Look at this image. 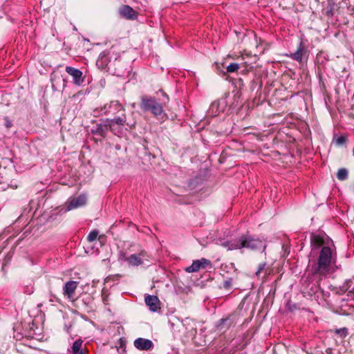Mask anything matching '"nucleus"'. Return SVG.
I'll use <instances>...</instances> for the list:
<instances>
[{
	"instance_id": "f257e3e1",
	"label": "nucleus",
	"mask_w": 354,
	"mask_h": 354,
	"mask_svg": "<svg viewBox=\"0 0 354 354\" xmlns=\"http://www.w3.org/2000/svg\"><path fill=\"white\" fill-rule=\"evenodd\" d=\"M221 245L228 250H260L264 252L266 248L265 240L249 234H242L236 239L221 243Z\"/></svg>"
},
{
	"instance_id": "f03ea898",
	"label": "nucleus",
	"mask_w": 354,
	"mask_h": 354,
	"mask_svg": "<svg viewBox=\"0 0 354 354\" xmlns=\"http://www.w3.org/2000/svg\"><path fill=\"white\" fill-rule=\"evenodd\" d=\"M336 261V253L328 246H324L319 252L317 261L313 263L310 272L313 276L326 277L331 270Z\"/></svg>"
},
{
	"instance_id": "7ed1b4c3",
	"label": "nucleus",
	"mask_w": 354,
	"mask_h": 354,
	"mask_svg": "<svg viewBox=\"0 0 354 354\" xmlns=\"http://www.w3.org/2000/svg\"><path fill=\"white\" fill-rule=\"evenodd\" d=\"M163 98L158 102L155 97L144 95L140 97V107L144 112H150L155 117L160 115L163 112V106L169 102L168 95L161 90Z\"/></svg>"
},
{
	"instance_id": "20e7f679",
	"label": "nucleus",
	"mask_w": 354,
	"mask_h": 354,
	"mask_svg": "<svg viewBox=\"0 0 354 354\" xmlns=\"http://www.w3.org/2000/svg\"><path fill=\"white\" fill-rule=\"evenodd\" d=\"M120 63V56L113 54L110 51L101 53L96 61L97 66L100 69H107L112 71L117 76L123 75L122 67H116L117 64Z\"/></svg>"
},
{
	"instance_id": "39448f33",
	"label": "nucleus",
	"mask_w": 354,
	"mask_h": 354,
	"mask_svg": "<svg viewBox=\"0 0 354 354\" xmlns=\"http://www.w3.org/2000/svg\"><path fill=\"white\" fill-rule=\"evenodd\" d=\"M104 122L108 124L109 130L113 133L120 131V127L124 125L128 126L129 128H135V123L130 124L127 122V115L125 113H122L120 116H115L112 119H104Z\"/></svg>"
},
{
	"instance_id": "423d86ee",
	"label": "nucleus",
	"mask_w": 354,
	"mask_h": 354,
	"mask_svg": "<svg viewBox=\"0 0 354 354\" xmlns=\"http://www.w3.org/2000/svg\"><path fill=\"white\" fill-rule=\"evenodd\" d=\"M209 266H212L211 261L207 259L201 258V259L194 261L192 265L187 267L185 270L189 273L196 272L201 269L206 268Z\"/></svg>"
},
{
	"instance_id": "0eeeda50",
	"label": "nucleus",
	"mask_w": 354,
	"mask_h": 354,
	"mask_svg": "<svg viewBox=\"0 0 354 354\" xmlns=\"http://www.w3.org/2000/svg\"><path fill=\"white\" fill-rule=\"evenodd\" d=\"M66 72L73 77V82L76 86H81L84 82L85 77H83L82 72L72 66H66Z\"/></svg>"
},
{
	"instance_id": "6e6552de",
	"label": "nucleus",
	"mask_w": 354,
	"mask_h": 354,
	"mask_svg": "<svg viewBox=\"0 0 354 354\" xmlns=\"http://www.w3.org/2000/svg\"><path fill=\"white\" fill-rule=\"evenodd\" d=\"M86 196L85 194H80L77 197L73 198L67 202V207L64 209V212H66L67 211L82 207L86 203Z\"/></svg>"
},
{
	"instance_id": "1a4fd4ad",
	"label": "nucleus",
	"mask_w": 354,
	"mask_h": 354,
	"mask_svg": "<svg viewBox=\"0 0 354 354\" xmlns=\"http://www.w3.org/2000/svg\"><path fill=\"white\" fill-rule=\"evenodd\" d=\"M225 105L226 102L224 100L213 102L208 109V115L211 117L218 115L224 111Z\"/></svg>"
},
{
	"instance_id": "9d476101",
	"label": "nucleus",
	"mask_w": 354,
	"mask_h": 354,
	"mask_svg": "<svg viewBox=\"0 0 354 354\" xmlns=\"http://www.w3.org/2000/svg\"><path fill=\"white\" fill-rule=\"evenodd\" d=\"M133 345L140 351H150L153 348V343L151 340L142 337L136 339Z\"/></svg>"
},
{
	"instance_id": "9b49d317",
	"label": "nucleus",
	"mask_w": 354,
	"mask_h": 354,
	"mask_svg": "<svg viewBox=\"0 0 354 354\" xmlns=\"http://www.w3.org/2000/svg\"><path fill=\"white\" fill-rule=\"evenodd\" d=\"M78 286V282L75 281H67L63 287V293L68 299L73 297L75 290Z\"/></svg>"
},
{
	"instance_id": "f8f14e48",
	"label": "nucleus",
	"mask_w": 354,
	"mask_h": 354,
	"mask_svg": "<svg viewBox=\"0 0 354 354\" xmlns=\"http://www.w3.org/2000/svg\"><path fill=\"white\" fill-rule=\"evenodd\" d=\"M145 303L149 307V310L152 312H156L160 307V300L157 296L147 295L145 297Z\"/></svg>"
},
{
	"instance_id": "ddd939ff",
	"label": "nucleus",
	"mask_w": 354,
	"mask_h": 354,
	"mask_svg": "<svg viewBox=\"0 0 354 354\" xmlns=\"http://www.w3.org/2000/svg\"><path fill=\"white\" fill-rule=\"evenodd\" d=\"M109 129L108 124L104 122V120H102L101 123L97 124L93 127L91 132L95 135L105 137Z\"/></svg>"
},
{
	"instance_id": "4468645a",
	"label": "nucleus",
	"mask_w": 354,
	"mask_h": 354,
	"mask_svg": "<svg viewBox=\"0 0 354 354\" xmlns=\"http://www.w3.org/2000/svg\"><path fill=\"white\" fill-rule=\"evenodd\" d=\"M306 53H307V50H306V48L304 43L302 41H300L297 50L295 53H291L290 57L292 59L296 60L301 63V62H302L303 58L305 56V55L306 54Z\"/></svg>"
},
{
	"instance_id": "2eb2a0df",
	"label": "nucleus",
	"mask_w": 354,
	"mask_h": 354,
	"mask_svg": "<svg viewBox=\"0 0 354 354\" xmlns=\"http://www.w3.org/2000/svg\"><path fill=\"white\" fill-rule=\"evenodd\" d=\"M120 15L128 19H136L137 18L136 12L129 6L124 5L120 10Z\"/></svg>"
},
{
	"instance_id": "dca6fc26",
	"label": "nucleus",
	"mask_w": 354,
	"mask_h": 354,
	"mask_svg": "<svg viewBox=\"0 0 354 354\" xmlns=\"http://www.w3.org/2000/svg\"><path fill=\"white\" fill-rule=\"evenodd\" d=\"M124 260L127 261L129 265L133 266H138L142 264L143 263L140 257L135 254H131L128 257H124Z\"/></svg>"
},
{
	"instance_id": "f3484780",
	"label": "nucleus",
	"mask_w": 354,
	"mask_h": 354,
	"mask_svg": "<svg viewBox=\"0 0 354 354\" xmlns=\"http://www.w3.org/2000/svg\"><path fill=\"white\" fill-rule=\"evenodd\" d=\"M83 341L81 339H77L75 340L71 348V353L72 354H86V353L83 351L82 346Z\"/></svg>"
},
{
	"instance_id": "a211bd4d",
	"label": "nucleus",
	"mask_w": 354,
	"mask_h": 354,
	"mask_svg": "<svg viewBox=\"0 0 354 354\" xmlns=\"http://www.w3.org/2000/svg\"><path fill=\"white\" fill-rule=\"evenodd\" d=\"M324 243L323 237L319 235L312 234L310 236V243L313 248H319Z\"/></svg>"
},
{
	"instance_id": "6ab92c4d",
	"label": "nucleus",
	"mask_w": 354,
	"mask_h": 354,
	"mask_svg": "<svg viewBox=\"0 0 354 354\" xmlns=\"http://www.w3.org/2000/svg\"><path fill=\"white\" fill-rule=\"evenodd\" d=\"M319 285L313 282H310L307 284L304 290L310 296L315 295L320 290Z\"/></svg>"
},
{
	"instance_id": "aec40b11",
	"label": "nucleus",
	"mask_w": 354,
	"mask_h": 354,
	"mask_svg": "<svg viewBox=\"0 0 354 354\" xmlns=\"http://www.w3.org/2000/svg\"><path fill=\"white\" fill-rule=\"evenodd\" d=\"M111 106H112V112L113 114L122 111L124 113L125 109L124 106L118 100L111 101Z\"/></svg>"
},
{
	"instance_id": "412c9836",
	"label": "nucleus",
	"mask_w": 354,
	"mask_h": 354,
	"mask_svg": "<svg viewBox=\"0 0 354 354\" xmlns=\"http://www.w3.org/2000/svg\"><path fill=\"white\" fill-rule=\"evenodd\" d=\"M232 324V322L230 321L229 317L221 319L216 325L217 328L220 330L223 328H228Z\"/></svg>"
},
{
	"instance_id": "4be33fe9",
	"label": "nucleus",
	"mask_w": 354,
	"mask_h": 354,
	"mask_svg": "<svg viewBox=\"0 0 354 354\" xmlns=\"http://www.w3.org/2000/svg\"><path fill=\"white\" fill-rule=\"evenodd\" d=\"M348 171L346 168H341L337 173V178L339 180H345L348 178Z\"/></svg>"
},
{
	"instance_id": "5701e85b",
	"label": "nucleus",
	"mask_w": 354,
	"mask_h": 354,
	"mask_svg": "<svg viewBox=\"0 0 354 354\" xmlns=\"http://www.w3.org/2000/svg\"><path fill=\"white\" fill-rule=\"evenodd\" d=\"M333 140L335 141L337 145L342 146L347 142L348 138L347 136H345L337 137V135H334Z\"/></svg>"
},
{
	"instance_id": "b1692460",
	"label": "nucleus",
	"mask_w": 354,
	"mask_h": 354,
	"mask_svg": "<svg viewBox=\"0 0 354 354\" xmlns=\"http://www.w3.org/2000/svg\"><path fill=\"white\" fill-rule=\"evenodd\" d=\"M98 231L96 230H92L89 232V234L87 236V241L88 242H93L95 240H96L97 236H98Z\"/></svg>"
},
{
	"instance_id": "393cba45",
	"label": "nucleus",
	"mask_w": 354,
	"mask_h": 354,
	"mask_svg": "<svg viewBox=\"0 0 354 354\" xmlns=\"http://www.w3.org/2000/svg\"><path fill=\"white\" fill-rule=\"evenodd\" d=\"M239 68V64L237 63H231L229 64L226 69L228 73L236 72Z\"/></svg>"
},
{
	"instance_id": "a878e982",
	"label": "nucleus",
	"mask_w": 354,
	"mask_h": 354,
	"mask_svg": "<svg viewBox=\"0 0 354 354\" xmlns=\"http://www.w3.org/2000/svg\"><path fill=\"white\" fill-rule=\"evenodd\" d=\"M112 106H111V102L109 104H106L104 105L102 107H101V111L102 112V114L107 115L112 112L111 111Z\"/></svg>"
},
{
	"instance_id": "bb28decb",
	"label": "nucleus",
	"mask_w": 354,
	"mask_h": 354,
	"mask_svg": "<svg viewBox=\"0 0 354 354\" xmlns=\"http://www.w3.org/2000/svg\"><path fill=\"white\" fill-rule=\"evenodd\" d=\"M233 279L230 277L224 281L223 283V288L225 290H230L232 288Z\"/></svg>"
},
{
	"instance_id": "cd10ccee",
	"label": "nucleus",
	"mask_w": 354,
	"mask_h": 354,
	"mask_svg": "<svg viewBox=\"0 0 354 354\" xmlns=\"http://www.w3.org/2000/svg\"><path fill=\"white\" fill-rule=\"evenodd\" d=\"M335 333L339 335L341 337H344L348 334V330L346 328H342L335 330Z\"/></svg>"
},
{
	"instance_id": "c85d7f7f",
	"label": "nucleus",
	"mask_w": 354,
	"mask_h": 354,
	"mask_svg": "<svg viewBox=\"0 0 354 354\" xmlns=\"http://www.w3.org/2000/svg\"><path fill=\"white\" fill-rule=\"evenodd\" d=\"M266 262H263V263H261L258 266V269L256 272V275L258 277H261V272L265 270L266 268Z\"/></svg>"
},
{
	"instance_id": "c756f323",
	"label": "nucleus",
	"mask_w": 354,
	"mask_h": 354,
	"mask_svg": "<svg viewBox=\"0 0 354 354\" xmlns=\"http://www.w3.org/2000/svg\"><path fill=\"white\" fill-rule=\"evenodd\" d=\"M351 283H352V281L351 280H348L347 281L344 287L346 288V290L347 291H348L349 292H353L354 293V286H352L351 285Z\"/></svg>"
},
{
	"instance_id": "7c9ffc66",
	"label": "nucleus",
	"mask_w": 354,
	"mask_h": 354,
	"mask_svg": "<svg viewBox=\"0 0 354 354\" xmlns=\"http://www.w3.org/2000/svg\"><path fill=\"white\" fill-rule=\"evenodd\" d=\"M258 84V80L257 79H253L251 82H250V88L252 91L254 90L257 87Z\"/></svg>"
},
{
	"instance_id": "2f4dec72",
	"label": "nucleus",
	"mask_w": 354,
	"mask_h": 354,
	"mask_svg": "<svg viewBox=\"0 0 354 354\" xmlns=\"http://www.w3.org/2000/svg\"><path fill=\"white\" fill-rule=\"evenodd\" d=\"M4 120H5V122H6V123H5L6 127L8 129L12 127V122L9 120V118L8 117H5Z\"/></svg>"
},
{
	"instance_id": "473e14b6",
	"label": "nucleus",
	"mask_w": 354,
	"mask_h": 354,
	"mask_svg": "<svg viewBox=\"0 0 354 354\" xmlns=\"http://www.w3.org/2000/svg\"><path fill=\"white\" fill-rule=\"evenodd\" d=\"M124 66H125V63L124 62H122V59L120 58V64H117L116 67H122V68H123V75L124 74V71H125Z\"/></svg>"
},
{
	"instance_id": "72a5a7b5",
	"label": "nucleus",
	"mask_w": 354,
	"mask_h": 354,
	"mask_svg": "<svg viewBox=\"0 0 354 354\" xmlns=\"http://www.w3.org/2000/svg\"><path fill=\"white\" fill-rule=\"evenodd\" d=\"M332 351H333V349L331 348H328L326 349V353L327 354H331Z\"/></svg>"
},
{
	"instance_id": "f704fd0d",
	"label": "nucleus",
	"mask_w": 354,
	"mask_h": 354,
	"mask_svg": "<svg viewBox=\"0 0 354 354\" xmlns=\"http://www.w3.org/2000/svg\"><path fill=\"white\" fill-rule=\"evenodd\" d=\"M5 266H6V263H3V265H2V270H4V267H5Z\"/></svg>"
},
{
	"instance_id": "c9c22d12",
	"label": "nucleus",
	"mask_w": 354,
	"mask_h": 354,
	"mask_svg": "<svg viewBox=\"0 0 354 354\" xmlns=\"http://www.w3.org/2000/svg\"><path fill=\"white\" fill-rule=\"evenodd\" d=\"M135 106H136V105H135V103H133V104H131V106H132L133 108H134V107H135Z\"/></svg>"
}]
</instances>
